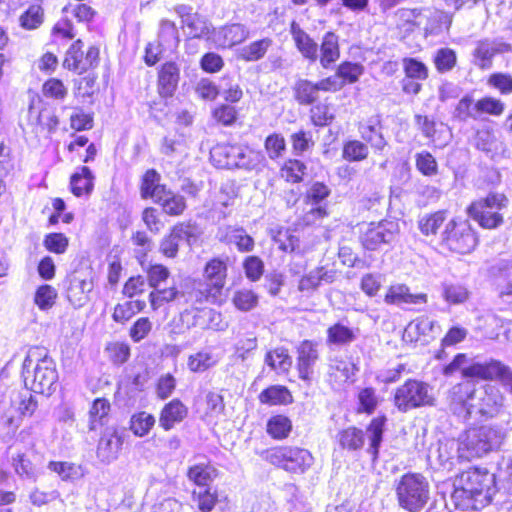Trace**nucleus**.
I'll use <instances>...</instances> for the list:
<instances>
[{"mask_svg":"<svg viewBox=\"0 0 512 512\" xmlns=\"http://www.w3.org/2000/svg\"><path fill=\"white\" fill-rule=\"evenodd\" d=\"M442 297L451 305H459L465 303L470 296L467 286L459 281H444L441 284Z\"/></svg>","mask_w":512,"mask_h":512,"instance_id":"nucleus-32","label":"nucleus"},{"mask_svg":"<svg viewBox=\"0 0 512 512\" xmlns=\"http://www.w3.org/2000/svg\"><path fill=\"white\" fill-rule=\"evenodd\" d=\"M330 189L321 182L313 183L307 190L305 195V203L311 205H327L326 200L330 195Z\"/></svg>","mask_w":512,"mask_h":512,"instance_id":"nucleus-62","label":"nucleus"},{"mask_svg":"<svg viewBox=\"0 0 512 512\" xmlns=\"http://www.w3.org/2000/svg\"><path fill=\"white\" fill-rule=\"evenodd\" d=\"M487 84L503 95L512 93V76L508 73H492L487 79Z\"/></svg>","mask_w":512,"mask_h":512,"instance_id":"nucleus-64","label":"nucleus"},{"mask_svg":"<svg viewBox=\"0 0 512 512\" xmlns=\"http://www.w3.org/2000/svg\"><path fill=\"white\" fill-rule=\"evenodd\" d=\"M428 300L427 294H412L408 286L404 284L391 285L385 295L384 301L390 305H419L426 304Z\"/></svg>","mask_w":512,"mask_h":512,"instance_id":"nucleus-22","label":"nucleus"},{"mask_svg":"<svg viewBox=\"0 0 512 512\" xmlns=\"http://www.w3.org/2000/svg\"><path fill=\"white\" fill-rule=\"evenodd\" d=\"M333 279V271H328L324 267H319L303 276L299 281L298 288L302 292L312 291L319 287L323 282L331 283Z\"/></svg>","mask_w":512,"mask_h":512,"instance_id":"nucleus-35","label":"nucleus"},{"mask_svg":"<svg viewBox=\"0 0 512 512\" xmlns=\"http://www.w3.org/2000/svg\"><path fill=\"white\" fill-rule=\"evenodd\" d=\"M476 391L468 383L455 385L450 391V408L463 418L474 414Z\"/></svg>","mask_w":512,"mask_h":512,"instance_id":"nucleus-16","label":"nucleus"},{"mask_svg":"<svg viewBox=\"0 0 512 512\" xmlns=\"http://www.w3.org/2000/svg\"><path fill=\"white\" fill-rule=\"evenodd\" d=\"M44 21L43 8L38 4L30 5L19 17V24L23 29L35 30Z\"/></svg>","mask_w":512,"mask_h":512,"instance_id":"nucleus-48","label":"nucleus"},{"mask_svg":"<svg viewBox=\"0 0 512 512\" xmlns=\"http://www.w3.org/2000/svg\"><path fill=\"white\" fill-rule=\"evenodd\" d=\"M122 445V435L114 428H107L99 440L97 456L102 462L110 463L117 459Z\"/></svg>","mask_w":512,"mask_h":512,"instance_id":"nucleus-21","label":"nucleus"},{"mask_svg":"<svg viewBox=\"0 0 512 512\" xmlns=\"http://www.w3.org/2000/svg\"><path fill=\"white\" fill-rule=\"evenodd\" d=\"M445 220V211H437L432 214H426L419 219L418 228L425 236L435 235Z\"/></svg>","mask_w":512,"mask_h":512,"instance_id":"nucleus-47","label":"nucleus"},{"mask_svg":"<svg viewBox=\"0 0 512 512\" xmlns=\"http://www.w3.org/2000/svg\"><path fill=\"white\" fill-rule=\"evenodd\" d=\"M356 371L357 368L353 362L340 357L331 358L328 366V381L333 388L339 389L347 382L354 381Z\"/></svg>","mask_w":512,"mask_h":512,"instance_id":"nucleus-20","label":"nucleus"},{"mask_svg":"<svg viewBox=\"0 0 512 512\" xmlns=\"http://www.w3.org/2000/svg\"><path fill=\"white\" fill-rule=\"evenodd\" d=\"M180 42L178 29L174 22L162 20L160 23L158 42L163 49L174 51Z\"/></svg>","mask_w":512,"mask_h":512,"instance_id":"nucleus-41","label":"nucleus"},{"mask_svg":"<svg viewBox=\"0 0 512 512\" xmlns=\"http://www.w3.org/2000/svg\"><path fill=\"white\" fill-rule=\"evenodd\" d=\"M265 166V156L261 151L240 144V153L236 168L261 170Z\"/></svg>","mask_w":512,"mask_h":512,"instance_id":"nucleus-37","label":"nucleus"},{"mask_svg":"<svg viewBox=\"0 0 512 512\" xmlns=\"http://www.w3.org/2000/svg\"><path fill=\"white\" fill-rule=\"evenodd\" d=\"M265 363L277 372H287L291 365L292 359L288 354V350L283 347L275 348L267 352Z\"/></svg>","mask_w":512,"mask_h":512,"instance_id":"nucleus-45","label":"nucleus"},{"mask_svg":"<svg viewBox=\"0 0 512 512\" xmlns=\"http://www.w3.org/2000/svg\"><path fill=\"white\" fill-rule=\"evenodd\" d=\"M292 429L291 420L284 415L271 417L267 423V432L274 439L286 438Z\"/></svg>","mask_w":512,"mask_h":512,"instance_id":"nucleus-50","label":"nucleus"},{"mask_svg":"<svg viewBox=\"0 0 512 512\" xmlns=\"http://www.w3.org/2000/svg\"><path fill=\"white\" fill-rule=\"evenodd\" d=\"M240 153V144L220 143L210 151V159L218 168H236Z\"/></svg>","mask_w":512,"mask_h":512,"instance_id":"nucleus-23","label":"nucleus"},{"mask_svg":"<svg viewBox=\"0 0 512 512\" xmlns=\"http://www.w3.org/2000/svg\"><path fill=\"white\" fill-rule=\"evenodd\" d=\"M396 494L403 509L419 512L429 500V483L421 474L407 473L400 478Z\"/></svg>","mask_w":512,"mask_h":512,"instance_id":"nucleus-5","label":"nucleus"},{"mask_svg":"<svg viewBox=\"0 0 512 512\" xmlns=\"http://www.w3.org/2000/svg\"><path fill=\"white\" fill-rule=\"evenodd\" d=\"M188 414L187 407L178 399H173L161 410L159 425L165 430H171L176 424L182 422Z\"/></svg>","mask_w":512,"mask_h":512,"instance_id":"nucleus-25","label":"nucleus"},{"mask_svg":"<svg viewBox=\"0 0 512 512\" xmlns=\"http://www.w3.org/2000/svg\"><path fill=\"white\" fill-rule=\"evenodd\" d=\"M28 388L14 394L11 397L12 407L19 412L21 416H32L37 409V401Z\"/></svg>","mask_w":512,"mask_h":512,"instance_id":"nucleus-44","label":"nucleus"},{"mask_svg":"<svg viewBox=\"0 0 512 512\" xmlns=\"http://www.w3.org/2000/svg\"><path fill=\"white\" fill-rule=\"evenodd\" d=\"M218 363V357L212 352L203 350L193 354L188 359V368L192 372L200 373L208 370Z\"/></svg>","mask_w":512,"mask_h":512,"instance_id":"nucleus-46","label":"nucleus"},{"mask_svg":"<svg viewBox=\"0 0 512 512\" xmlns=\"http://www.w3.org/2000/svg\"><path fill=\"white\" fill-rule=\"evenodd\" d=\"M457 63L456 52L450 48L437 50L434 56V64L438 72L446 73L451 71Z\"/></svg>","mask_w":512,"mask_h":512,"instance_id":"nucleus-59","label":"nucleus"},{"mask_svg":"<svg viewBox=\"0 0 512 512\" xmlns=\"http://www.w3.org/2000/svg\"><path fill=\"white\" fill-rule=\"evenodd\" d=\"M474 413L484 417H493L498 414L503 406V395L500 390L494 386H487L475 397Z\"/></svg>","mask_w":512,"mask_h":512,"instance_id":"nucleus-17","label":"nucleus"},{"mask_svg":"<svg viewBox=\"0 0 512 512\" xmlns=\"http://www.w3.org/2000/svg\"><path fill=\"white\" fill-rule=\"evenodd\" d=\"M83 42L75 41L66 52L63 66L78 74L86 72L88 69L97 65L99 58V49L95 46L89 47L84 54Z\"/></svg>","mask_w":512,"mask_h":512,"instance_id":"nucleus-14","label":"nucleus"},{"mask_svg":"<svg viewBox=\"0 0 512 512\" xmlns=\"http://www.w3.org/2000/svg\"><path fill=\"white\" fill-rule=\"evenodd\" d=\"M512 51L511 44L502 39H483L479 40L472 52V63L481 70L492 68L493 59L498 54H504Z\"/></svg>","mask_w":512,"mask_h":512,"instance_id":"nucleus-12","label":"nucleus"},{"mask_svg":"<svg viewBox=\"0 0 512 512\" xmlns=\"http://www.w3.org/2000/svg\"><path fill=\"white\" fill-rule=\"evenodd\" d=\"M340 445L348 450H358L364 444V433L356 427H349L339 433Z\"/></svg>","mask_w":512,"mask_h":512,"instance_id":"nucleus-55","label":"nucleus"},{"mask_svg":"<svg viewBox=\"0 0 512 512\" xmlns=\"http://www.w3.org/2000/svg\"><path fill=\"white\" fill-rule=\"evenodd\" d=\"M417 170L424 176L433 177L438 173V163L435 157L428 151H421L415 155Z\"/></svg>","mask_w":512,"mask_h":512,"instance_id":"nucleus-56","label":"nucleus"},{"mask_svg":"<svg viewBox=\"0 0 512 512\" xmlns=\"http://www.w3.org/2000/svg\"><path fill=\"white\" fill-rule=\"evenodd\" d=\"M508 199L501 193H490L485 198L473 201L467 214L484 229L497 228L503 222L501 211L507 207Z\"/></svg>","mask_w":512,"mask_h":512,"instance_id":"nucleus-7","label":"nucleus"},{"mask_svg":"<svg viewBox=\"0 0 512 512\" xmlns=\"http://www.w3.org/2000/svg\"><path fill=\"white\" fill-rule=\"evenodd\" d=\"M187 475L198 488H209V484L215 477V469L208 465H195L188 470Z\"/></svg>","mask_w":512,"mask_h":512,"instance_id":"nucleus-52","label":"nucleus"},{"mask_svg":"<svg viewBox=\"0 0 512 512\" xmlns=\"http://www.w3.org/2000/svg\"><path fill=\"white\" fill-rule=\"evenodd\" d=\"M227 270V260L219 257H215L205 264L202 279L195 283V288L190 294L195 303H222Z\"/></svg>","mask_w":512,"mask_h":512,"instance_id":"nucleus-3","label":"nucleus"},{"mask_svg":"<svg viewBox=\"0 0 512 512\" xmlns=\"http://www.w3.org/2000/svg\"><path fill=\"white\" fill-rule=\"evenodd\" d=\"M272 44L273 40L268 37L253 41L250 44L240 48L238 56L240 59L247 62L258 61L264 58L268 50L271 48Z\"/></svg>","mask_w":512,"mask_h":512,"instance_id":"nucleus-34","label":"nucleus"},{"mask_svg":"<svg viewBox=\"0 0 512 512\" xmlns=\"http://www.w3.org/2000/svg\"><path fill=\"white\" fill-rule=\"evenodd\" d=\"M320 51V63L324 68H328L340 56L338 36L333 32H327L323 37Z\"/></svg>","mask_w":512,"mask_h":512,"instance_id":"nucleus-38","label":"nucleus"},{"mask_svg":"<svg viewBox=\"0 0 512 512\" xmlns=\"http://www.w3.org/2000/svg\"><path fill=\"white\" fill-rule=\"evenodd\" d=\"M56 297V289L48 284H44L38 287L36 290L34 302L39 309L47 310L54 305Z\"/></svg>","mask_w":512,"mask_h":512,"instance_id":"nucleus-63","label":"nucleus"},{"mask_svg":"<svg viewBox=\"0 0 512 512\" xmlns=\"http://www.w3.org/2000/svg\"><path fill=\"white\" fill-rule=\"evenodd\" d=\"M175 12L181 19L185 35L189 38L186 44L188 48L191 46V40L204 38L210 34L211 24L209 21L193 12L190 6L178 5L175 7Z\"/></svg>","mask_w":512,"mask_h":512,"instance_id":"nucleus-13","label":"nucleus"},{"mask_svg":"<svg viewBox=\"0 0 512 512\" xmlns=\"http://www.w3.org/2000/svg\"><path fill=\"white\" fill-rule=\"evenodd\" d=\"M405 23L400 28L406 32H413L415 29L424 32L425 36L437 35L442 30L445 16L437 11L427 13H415L414 11H405L401 14Z\"/></svg>","mask_w":512,"mask_h":512,"instance_id":"nucleus-11","label":"nucleus"},{"mask_svg":"<svg viewBox=\"0 0 512 512\" xmlns=\"http://www.w3.org/2000/svg\"><path fill=\"white\" fill-rule=\"evenodd\" d=\"M306 166L299 160H288L281 168V176L287 182L298 183L302 181Z\"/></svg>","mask_w":512,"mask_h":512,"instance_id":"nucleus-61","label":"nucleus"},{"mask_svg":"<svg viewBox=\"0 0 512 512\" xmlns=\"http://www.w3.org/2000/svg\"><path fill=\"white\" fill-rule=\"evenodd\" d=\"M25 387L35 393L50 394L58 380L54 360L38 347L28 351L22 367Z\"/></svg>","mask_w":512,"mask_h":512,"instance_id":"nucleus-2","label":"nucleus"},{"mask_svg":"<svg viewBox=\"0 0 512 512\" xmlns=\"http://www.w3.org/2000/svg\"><path fill=\"white\" fill-rule=\"evenodd\" d=\"M221 239L229 244H235L238 250L242 252L252 251L254 247L253 238L242 228L227 227Z\"/></svg>","mask_w":512,"mask_h":512,"instance_id":"nucleus-40","label":"nucleus"},{"mask_svg":"<svg viewBox=\"0 0 512 512\" xmlns=\"http://www.w3.org/2000/svg\"><path fill=\"white\" fill-rule=\"evenodd\" d=\"M167 191L166 185L161 183V175L155 169H148L142 176L140 194L143 199L151 198L154 202L161 200Z\"/></svg>","mask_w":512,"mask_h":512,"instance_id":"nucleus-26","label":"nucleus"},{"mask_svg":"<svg viewBox=\"0 0 512 512\" xmlns=\"http://www.w3.org/2000/svg\"><path fill=\"white\" fill-rule=\"evenodd\" d=\"M316 83L309 80H299L295 86V98L302 105H310L318 99Z\"/></svg>","mask_w":512,"mask_h":512,"instance_id":"nucleus-51","label":"nucleus"},{"mask_svg":"<svg viewBox=\"0 0 512 512\" xmlns=\"http://www.w3.org/2000/svg\"><path fill=\"white\" fill-rule=\"evenodd\" d=\"M192 496L201 512H211L217 502V494L210 488H197L193 491Z\"/></svg>","mask_w":512,"mask_h":512,"instance_id":"nucleus-57","label":"nucleus"},{"mask_svg":"<svg viewBox=\"0 0 512 512\" xmlns=\"http://www.w3.org/2000/svg\"><path fill=\"white\" fill-rule=\"evenodd\" d=\"M155 203L160 204L163 211L171 216H179L186 209L184 197L169 189L161 196V200H157Z\"/></svg>","mask_w":512,"mask_h":512,"instance_id":"nucleus-43","label":"nucleus"},{"mask_svg":"<svg viewBox=\"0 0 512 512\" xmlns=\"http://www.w3.org/2000/svg\"><path fill=\"white\" fill-rule=\"evenodd\" d=\"M494 475L486 470L474 468L461 474L460 487H457L452 498L455 505L462 510H478L491 502V486Z\"/></svg>","mask_w":512,"mask_h":512,"instance_id":"nucleus-1","label":"nucleus"},{"mask_svg":"<svg viewBox=\"0 0 512 512\" xmlns=\"http://www.w3.org/2000/svg\"><path fill=\"white\" fill-rule=\"evenodd\" d=\"M249 37V29L240 23L225 25L213 31L212 41L221 48H231Z\"/></svg>","mask_w":512,"mask_h":512,"instance_id":"nucleus-18","label":"nucleus"},{"mask_svg":"<svg viewBox=\"0 0 512 512\" xmlns=\"http://www.w3.org/2000/svg\"><path fill=\"white\" fill-rule=\"evenodd\" d=\"M361 138L376 151H382L387 145L381 131L379 121L375 118L361 122L358 126Z\"/></svg>","mask_w":512,"mask_h":512,"instance_id":"nucleus-28","label":"nucleus"},{"mask_svg":"<svg viewBox=\"0 0 512 512\" xmlns=\"http://www.w3.org/2000/svg\"><path fill=\"white\" fill-rule=\"evenodd\" d=\"M93 187L94 175L88 167H79L76 172L72 174L70 178V188L71 192L75 196L81 197L89 195L92 192Z\"/></svg>","mask_w":512,"mask_h":512,"instance_id":"nucleus-29","label":"nucleus"},{"mask_svg":"<svg viewBox=\"0 0 512 512\" xmlns=\"http://www.w3.org/2000/svg\"><path fill=\"white\" fill-rule=\"evenodd\" d=\"M92 288L93 285L90 281L73 276L67 289L68 300L74 306L80 307L86 302L88 293L91 292Z\"/></svg>","mask_w":512,"mask_h":512,"instance_id":"nucleus-33","label":"nucleus"},{"mask_svg":"<svg viewBox=\"0 0 512 512\" xmlns=\"http://www.w3.org/2000/svg\"><path fill=\"white\" fill-rule=\"evenodd\" d=\"M259 400L267 405H285L292 402L290 391L281 385L270 386L259 395Z\"/></svg>","mask_w":512,"mask_h":512,"instance_id":"nucleus-42","label":"nucleus"},{"mask_svg":"<svg viewBox=\"0 0 512 512\" xmlns=\"http://www.w3.org/2000/svg\"><path fill=\"white\" fill-rule=\"evenodd\" d=\"M59 124L57 116L46 108L31 104L27 113V126L36 137L54 132Z\"/></svg>","mask_w":512,"mask_h":512,"instance_id":"nucleus-15","label":"nucleus"},{"mask_svg":"<svg viewBox=\"0 0 512 512\" xmlns=\"http://www.w3.org/2000/svg\"><path fill=\"white\" fill-rule=\"evenodd\" d=\"M297 354L299 377L303 380H309L319 359L318 344L310 340H304L298 346Z\"/></svg>","mask_w":512,"mask_h":512,"instance_id":"nucleus-19","label":"nucleus"},{"mask_svg":"<svg viewBox=\"0 0 512 512\" xmlns=\"http://www.w3.org/2000/svg\"><path fill=\"white\" fill-rule=\"evenodd\" d=\"M435 401L433 388L428 383L416 379H408L394 393V405L403 413L434 406Z\"/></svg>","mask_w":512,"mask_h":512,"instance_id":"nucleus-6","label":"nucleus"},{"mask_svg":"<svg viewBox=\"0 0 512 512\" xmlns=\"http://www.w3.org/2000/svg\"><path fill=\"white\" fill-rule=\"evenodd\" d=\"M504 109V103L494 97L486 96L476 101L477 119L483 115L500 116Z\"/></svg>","mask_w":512,"mask_h":512,"instance_id":"nucleus-54","label":"nucleus"},{"mask_svg":"<svg viewBox=\"0 0 512 512\" xmlns=\"http://www.w3.org/2000/svg\"><path fill=\"white\" fill-rule=\"evenodd\" d=\"M363 72L364 68L361 64L347 61L338 66L336 74L339 79L344 81L345 85L346 83L353 84L357 82Z\"/></svg>","mask_w":512,"mask_h":512,"instance_id":"nucleus-60","label":"nucleus"},{"mask_svg":"<svg viewBox=\"0 0 512 512\" xmlns=\"http://www.w3.org/2000/svg\"><path fill=\"white\" fill-rule=\"evenodd\" d=\"M188 236L189 231L183 224L174 226L171 233L161 241V253L166 257L174 258L178 253L180 242Z\"/></svg>","mask_w":512,"mask_h":512,"instance_id":"nucleus-31","label":"nucleus"},{"mask_svg":"<svg viewBox=\"0 0 512 512\" xmlns=\"http://www.w3.org/2000/svg\"><path fill=\"white\" fill-rule=\"evenodd\" d=\"M506 365L498 360H491L486 363H474L462 368V375L466 378H479L483 380H498Z\"/></svg>","mask_w":512,"mask_h":512,"instance_id":"nucleus-24","label":"nucleus"},{"mask_svg":"<svg viewBox=\"0 0 512 512\" xmlns=\"http://www.w3.org/2000/svg\"><path fill=\"white\" fill-rule=\"evenodd\" d=\"M155 425V417L145 411L132 415L130 429L138 437L146 436Z\"/></svg>","mask_w":512,"mask_h":512,"instance_id":"nucleus-49","label":"nucleus"},{"mask_svg":"<svg viewBox=\"0 0 512 512\" xmlns=\"http://www.w3.org/2000/svg\"><path fill=\"white\" fill-rule=\"evenodd\" d=\"M355 339V331L342 323H336L327 329L326 342L329 346H346Z\"/></svg>","mask_w":512,"mask_h":512,"instance_id":"nucleus-39","label":"nucleus"},{"mask_svg":"<svg viewBox=\"0 0 512 512\" xmlns=\"http://www.w3.org/2000/svg\"><path fill=\"white\" fill-rule=\"evenodd\" d=\"M386 421V416L375 417L371 420L367 427V436L369 440L367 452L372 455L373 460L378 457L379 448L383 440Z\"/></svg>","mask_w":512,"mask_h":512,"instance_id":"nucleus-30","label":"nucleus"},{"mask_svg":"<svg viewBox=\"0 0 512 512\" xmlns=\"http://www.w3.org/2000/svg\"><path fill=\"white\" fill-rule=\"evenodd\" d=\"M261 457L290 472H304L313 462L311 453L298 447H273L261 452Z\"/></svg>","mask_w":512,"mask_h":512,"instance_id":"nucleus-8","label":"nucleus"},{"mask_svg":"<svg viewBox=\"0 0 512 512\" xmlns=\"http://www.w3.org/2000/svg\"><path fill=\"white\" fill-rule=\"evenodd\" d=\"M292 36L301 54L310 61H316L318 58L317 43L302 29L292 26Z\"/></svg>","mask_w":512,"mask_h":512,"instance_id":"nucleus-36","label":"nucleus"},{"mask_svg":"<svg viewBox=\"0 0 512 512\" xmlns=\"http://www.w3.org/2000/svg\"><path fill=\"white\" fill-rule=\"evenodd\" d=\"M501 443L499 432L491 427L482 426L468 429L457 443V452L462 459L481 457Z\"/></svg>","mask_w":512,"mask_h":512,"instance_id":"nucleus-4","label":"nucleus"},{"mask_svg":"<svg viewBox=\"0 0 512 512\" xmlns=\"http://www.w3.org/2000/svg\"><path fill=\"white\" fill-rule=\"evenodd\" d=\"M368 146L359 140L347 141L343 146L342 156L348 161H362L367 158Z\"/></svg>","mask_w":512,"mask_h":512,"instance_id":"nucleus-58","label":"nucleus"},{"mask_svg":"<svg viewBox=\"0 0 512 512\" xmlns=\"http://www.w3.org/2000/svg\"><path fill=\"white\" fill-rule=\"evenodd\" d=\"M399 223L394 220L371 222L362 230V246L369 251H376L384 245H390L399 234Z\"/></svg>","mask_w":512,"mask_h":512,"instance_id":"nucleus-10","label":"nucleus"},{"mask_svg":"<svg viewBox=\"0 0 512 512\" xmlns=\"http://www.w3.org/2000/svg\"><path fill=\"white\" fill-rule=\"evenodd\" d=\"M441 237L444 246L459 254H468L477 245L475 232L467 221H449Z\"/></svg>","mask_w":512,"mask_h":512,"instance_id":"nucleus-9","label":"nucleus"},{"mask_svg":"<svg viewBox=\"0 0 512 512\" xmlns=\"http://www.w3.org/2000/svg\"><path fill=\"white\" fill-rule=\"evenodd\" d=\"M179 81V68L174 62L165 63L158 75V89L162 97H171Z\"/></svg>","mask_w":512,"mask_h":512,"instance_id":"nucleus-27","label":"nucleus"},{"mask_svg":"<svg viewBox=\"0 0 512 512\" xmlns=\"http://www.w3.org/2000/svg\"><path fill=\"white\" fill-rule=\"evenodd\" d=\"M193 307L191 309H186L181 314V319L183 323H186L188 327H200L201 329H207L209 326V321L206 316H204V308H200L195 303L194 298H192Z\"/></svg>","mask_w":512,"mask_h":512,"instance_id":"nucleus-53","label":"nucleus"}]
</instances>
